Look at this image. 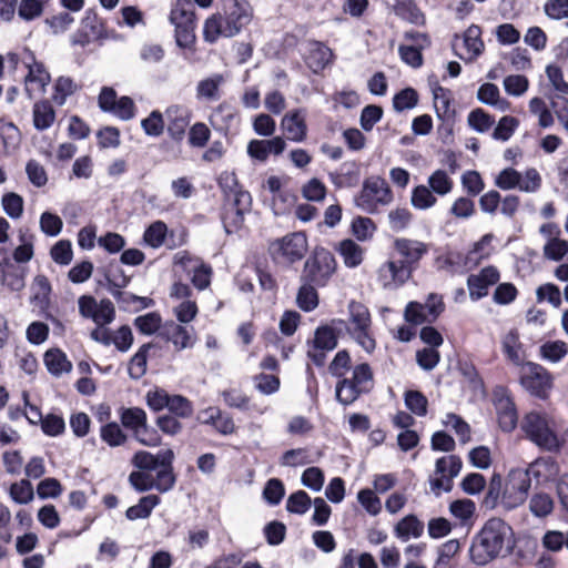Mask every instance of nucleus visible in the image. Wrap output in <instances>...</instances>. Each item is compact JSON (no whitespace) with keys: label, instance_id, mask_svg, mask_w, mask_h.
<instances>
[{"label":"nucleus","instance_id":"c9c22d12","mask_svg":"<svg viewBox=\"0 0 568 568\" xmlns=\"http://www.w3.org/2000/svg\"><path fill=\"white\" fill-rule=\"evenodd\" d=\"M43 362L50 374L60 376L63 373H69L72 368L71 362L67 355L59 348L48 349L44 353Z\"/></svg>","mask_w":568,"mask_h":568},{"label":"nucleus","instance_id":"c03bdc74","mask_svg":"<svg viewBox=\"0 0 568 568\" xmlns=\"http://www.w3.org/2000/svg\"><path fill=\"white\" fill-rule=\"evenodd\" d=\"M352 234L357 241L366 242L371 240L376 231V225L369 217L358 216L353 220Z\"/></svg>","mask_w":568,"mask_h":568},{"label":"nucleus","instance_id":"ea45409f","mask_svg":"<svg viewBox=\"0 0 568 568\" xmlns=\"http://www.w3.org/2000/svg\"><path fill=\"white\" fill-rule=\"evenodd\" d=\"M530 477L527 469H514L508 475L506 489L513 490L520 495V497L527 498L530 488Z\"/></svg>","mask_w":568,"mask_h":568},{"label":"nucleus","instance_id":"0eeeda50","mask_svg":"<svg viewBox=\"0 0 568 568\" xmlns=\"http://www.w3.org/2000/svg\"><path fill=\"white\" fill-rule=\"evenodd\" d=\"M373 387V373L367 364L357 365L352 378H345L336 386V397L344 404H352L362 393Z\"/></svg>","mask_w":568,"mask_h":568},{"label":"nucleus","instance_id":"f3484780","mask_svg":"<svg viewBox=\"0 0 568 568\" xmlns=\"http://www.w3.org/2000/svg\"><path fill=\"white\" fill-rule=\"evenodd\" d=\"M336 346L337 335L334 328L328 325L320 326L315 331L307 355L317 366H322L325 362L326 352L333 351Z\"/></svg>","mask_w":568,"mask_h":568},{"label":"nucleus","instance_id":"4468645a","mask_svg":"<svg viewBox=\"0 0 568 568\" xmlns=\"http://www.w3.org/2000/svg\"><path fill=\"white\" fill-rule=\"evenodd\" d=\"M413 272L400 261L389 260L377 270V280L386 290H396L409 281Z\"/></svg>","mask_w":568,"mask_h":568},{"label":"nucleus","instance_id":"052dcab7","mask_svg":"<svg viewBox=\"0 0 568 568\" xmlns=\"http://www.w3.org/2000/svg\"><path fill=\"white\" fill-rule=\"evenodd\" d=\"M312 505L310 496L304 490L292 494L286 501V509L290 513L303 515Z\"/></svg>","mask_w":568,"mask_h":568},{"label":"nucleus","instance_id":"e2e57ef3","mask_svg":"<svg viewBox=\"0 0 568 568\" xmlns=\"http://www.w3.org/2000/svg\"><path fill=\"white\" fill-rule=\"evenodd\" d=\"M211 131L203 122L194 123L189 131V143L193 148H204L209 142Z\"/></svg>","mask_w":568,"mask_h":568},{"label":"nucleus","instance_id":"9b49d317","mask_svg":"<svg viewBox=\"0 0 568 568\" xmlns=\"http://www.w3.org/2000/svg\"><path fill=\"white\" fill-rule=\"evenodd\" d=\"M493 405L499 428L505 433H511L518 425V413L509 390L503 386L495 387Z\"/></svg>","mask_w":568,"mask_h":568},{"label":"nucleus","instance_id":"dca6fc26","mask_svg":"<svg viewBox=\"0 0 568 568\" xmlns=\"http://www.w3.org/2000/svg\"><path fill=\"white\" fill-rule=\"evenodd\" d=\"M23 64L28 69V74L24 79L26 92L30 98L42 95L51 80L50 73L31 54L26 58Z\"/></svg>","mask_w":568,"mask_h":568},{"label":"nucleus","instance_id":"b1692460","mask_svg":"<svg viewBox=\"0 0 568 568\" xmlns=\"http://www.w3.org/2000/svg\"><path fill=\"white\" fill-rule=\"evenodd\" d=\"M285 148L286 143L281 136L268 140H252L247 144V154L254 160L265 162L271 154H282Z\"/></svg>","mask_w":568,"mask_h":568},{"label":"nucleus","instance_id":"6ab92c4d","mask_svg":"<svg viewBox=\"0 0 568 568\" xmlns=\"http://www.w3.org/2000/svg\"><path fill=\"white\" fill-rule=\"evenodd\" d=\"M406 43L399 45L398 52L402 60L413 67L418 68L423 63L422 51L429 45V39L426 34L419 32H406Z\"/></svg>","mask_w":568,"mask_h":568},{"label":"nucleus","instance_id":"f704fd0d","mask_svg":"<svg viewBox=\"0 0 568 568\" xmlns=\"http://www.w3.org/2000/svg\"><path fill=\"white\" fill-rule=\"evenodd\" d=\"M348 333L372 327V318L368 308L358 302H351L348 305Z\"/></svg>","mask_w":568,"mask_h":568},{"label":"nucleus","instance_id":"bf43d9fd","mask_svg":"<svg viewBox=\"0 0 568 568\" xmlns=\"http://www.w3.org/2000/svg\"><path fill=\"white\" fill-rule=\"evenodd\" d=\"M443 424L447 428L454 429L462 443H467L470 439L469 425L458 415L447 414L443 420Z\"/></svg>","mask_w":568,"mask_h":568},{"label":"nucleus","instance_id":"e433bc0d","mask_svg":"<svg viewBox=\"0 0 568 568\" xmlns=\"http://www.w3.org/2000/svg\"><path fill=\"white\" fill-rule=\"evenodd\" d=\"M437 204V196L428 185L419 184L413 187L410 205L418 211H427Z\"/></svg>","mask_w":568,"mask_h":568},{"label":"nucleus","instance_id":"680f3d73","mask_svg":"<svg viewBox=\"0 0 568 568\" xmlns=\"http://www.w3.org/2000/svg\"><path fill=\"white\" fill-rule=\"evenodd\" d=\"M100 434L102 440L111 447L120 446L126 439V436L116 423H109L102 426Z\"/></svg>","mask_w":568,"mask_h":568},{"label":"nucleus","instance_id":"69168bd1","mask_svg":"<svg viewBox=\"0 0 568 568\" xmlns=\"http://www.w3.org/2000/svg\"><path fill=\"white\" fill-rule=\"evenodd\" d=\"M51 258L60 264V265H68L72 261L73 252H72V245L71 242L68 240H61L57 242L51 251H50Z\"/></svg>","mask_w":568,"mask_h":568},{"label":"nucleus","instance_id":"37998d69","mask_svg":"<svg viewBox=\"0 0 568 568\" xmlns=\"http://www.w3.org/2000/svg\"><path fill=\"white\" fill-rule=\"evenodd\" d=\"M78 84L69 77H59L53 87L52 100L62 105L78 90Z\"/></svg>","mask_w":568,"mask_h":568},{"label":"nucleus","instance_id":"a878e982","mask_svg":"<svg viewBox=\"0 0 568 568\" xmlns=\"http://www.w3.org/2000/svg\"><path fill=\"white\" fill-rule=\"evenodd\" d=\"M527 470L538 481H550L559 475L560 467L555 458L546 456L530 463Z\"/></svg>","mask_w":568,"mask_h":568},{"label":"nucleus","instance_id":"5fc2aeb1","mask_svg":"<svg viewBox=\"0 0 568 568\" xmlns=\"http://www.w3.org/2000/svg\"><path fill=\"white\" fill-rule=\"evenodd\" d=\"M468 125L476 132L484 133L494 124V119L483 109L473 110L467 116Z\"/></svg>","mask_w":568,"mask_h":568},{"label":"nucleus","instance_id":"58836bf2","mask_svg":"<svg viewBox=\"0 0 568 568\" xmlns=\"http://www.w3.org/2000/svg\"><path fill=\"white\" fill-rule=\"evenodd\" d=\"M427 185L439 196H445L453 191L454 181L445 170L434 171L427 179Z\"/></svg>","mask_w":568,"mask_h":568},{"label":"nucleus","instance_id":"0e129e2a","mask_svg":"<svg viewBox=\"0 0 568 568\" xmlns=\"http://www.w3.org/2000/svg\"><path fill=\"white\" fill-rule=\"evenodd\" d=\"M546 75L550 85L560 94H568V82L564 79L562 69L558 64L546 67Z\"/></svg>","mask_w":568,"mask_h":568},{"label":"nucleus","instance_id":"aec40b11","mask_svg":"<svg viewBox=\"0 0 568 568\" xmlns=\"http://www.w3.org/2000/svg\"><path fill=\"white\" fill-rule=\"evenodd\" d=\"M456 54L465 62L475 61L485 49L484 41L481 39V29L476 26H469L462 37V47L454 43Z\"/></svg>","mask_w":568,"mask_h":568},{"label":"nucleus","instance_id":"a211bd4d","mask_svg":"<svg viewBox=\"0 0 568 568\" xmlns=\"http://www.w3.org/2000/svg\"><path fill=\"white\" fill-rule=\"evenodd\" d=\"M161 336L171 343L176 352L192 348L196 342V335L193 328H189L181 323L168 321L161 327Z\"/></svg>","mask_w":568,"mask_h":568},{"label":"nucleus","instance_id":"7c9ffc66","mask_svg":"<svg viewBox=\"0 0 568 568\" xmlns=\"http://www.w3.org/2000/svg\"><path fill=\"white\" fill-rule=\"evenodd\" d=\"M332 50L322 42L313 41L308 44L306 62L314 72H320L332 61Z\"/></svg>","mask_w":568,"mask_h":568},{"label":"nucleus","instance_id":"2eb2a0df","mask_svg":"<svg viewBox=\"0 0 568 568\" xmlns=\"http://www.w3.org/2000/svg\"><path fill=\"white\" fill-rule=\"evenodd\" d=\"M394 248L400 256V262L414 272L418 262L429 252V244L423 241L397 237L394 241Z\"/></svg>","mask_w":568,"mask_h":568},{"label":"nucleus","instance_id":"49530a36","mask_svg":"<svg viewBox=\"0 0 568 568\" xmlns=\"http://www.w3.org/2000/svg\"><path fill=\"white\" fill-rule=\"evenodd\" d=\"M297 305L305 312H311L318 305V294L312 283L302 285L297 293Z\"/></svg>","mask_w":568,"mask_h":568},{"label":"nucleus","instance_id":"2f4dec72","mask_svg":"<svg viewBox=\"0 0 568 568\" xmlns=\"http://www.w3.org/2000/svg\"><path fill=\"white\" fill-rule=\"evenodd\" d=\"M501 347L507 359L516 366H521L526 363L524 362L525 352L523 344L519 341V334L516 329H510L504 334L501 338Z\"/></svg>","mask_w":568,"mask_h":568},{"label":"nucleus","instance_id":"603ef678","mask_svg":"<svg viewBox=\"0 0 568 568\" xmlns=\"http://www.w3.org/2000/svg\"><path fill=\"white\" fill-rule=\"evenodd\" d=\"M144 133L149 136H160L165 128L163 114L154 110L141 121Z\"/></svg>","mask_w":568,"mask_h":568},{"label":"nucleus","instance_id":"39448f33","mask_svg":"<svg viewBox=\"0 0 568 568\" xmlns=\"http://www.w3.org/2000/svg\"><path fill=\"white\" fill-rule=\"evenodd\" d=\"M308 248L305 233L293 232L272 241L268 253L276 264L291 265L304 257Z\"/></svg>","mask_w":568,"mask_h":568},{"label":"nucleus","instance_id":"473e14b6","mask_svg":"<svg viewBox=\"0 0 568 568\" xmlns=\"http://www.w3.org/2000/svg\"><path fill=\"white\" fill-rule=\"evenodd\" d=\"M224 82L225 78L221 73L202 79L196 85V97L202 100L217 101L221 98L220 88Z\"/></svg>","mask_w":568,"mask_h":568},{"label":"nucleus","instance_id":"c85d7f7f","mask_svg":"<svg viewBox=\"0 0 568 568\" xmlns=\"http://www.w3.org/2000/svg\"><path fill=\"white\" fill-rule=\"evenodd\" d=\"M232 33L226 27L225 16L215 13L209 17L203 26V38L209 43L216 42L220 38H232Z\"/></svg>","mask_w":568,"mask_h":568},{"label":"nucleus","instance_id":"79ce46f5","mask_svg":"<svg viewBox=\"0 0 568 568\" xmlns=\"http://www.w3.org/2000/svg\"><path fill=\"white\" fill-rule=\"evenodd\" d=\"M529 509L535 517H547L554 510V500L546 493H537L529 500Z\"/></svg>","mask_w":568,"mask_h":568},{"label":"nucleus","instance_id":"de8ad7c7","mask_svg":"<svg viewBox=\"0 0 568 568\" xmlns=\"http://www.w3.org/2000/svg\"><path fill=\"white\" fill-rule=\"evenodd\" d=\"M544 256L547 260L560 261L568 253V241L558 237L549 239L544 245Z\"/></svg>","mask_w":568,"mask_h":568},{"label":"nucleus","instance_id":"6e6d98bb","mask_svg":"<svg viewBox=\"0 0 568 568\" xmlns=\"http://www.w3.org/2000/svg\"><path fill=\"white\" fill-rule=\"evenodd\" d=\"M312 462L306 448L290 449L285 452L281 458V465L286 467L304 466Z\"/></svg>","mask_w":568,"mask_h":568},{"label":"nucleus","instance_id":"3c124183","mask_svg":"<svg viewBox=\"0 0 568 568\" xmlns=\"http://www.w3.org/2000/svg\"><path fill=\"white\" fill-rule=\"evenodd\" d=\"M150 349V345L145 344L140 347V349L134 354V356L131 358L129 364V375L134 378L139 379L142 377L146 372V357L148 352Z\"/></svg>","mask_w":568,"mask_h":568},{"label":"nucleus","instance_id":"8fccbe9b","mask_svg":"<svg viewBox=\"0 0 568 568\" xmlns=\"http://www.w3.org/2000/svg\"><path fill=\"white\" fill-rule=\"evenodd\" d=\"M405 406L416 416H425L427 414L428 400L418 390H407L404 395Z\"/></svg>","mask_w":568,"mask_h":568},{"label":"nucleus","instance_id":"f03ea898","mask_svg":"<svg viewBox=\"0 0 568 568\" xmlns=\"http://www.w3.org/2000/svg\"><path fill=\"white\" fill-rule=\"evenodd\" d=\"M520 428L525 437L544 452L568 450V427L559 432L555 419L546 413L532 410L525 414Z\"/></svg>","mask_w":568,"mask_h":568},{"label":"nucleus","instance_id":"338daca9","mask_svg":"<svg viewBox=\"0 0 568 568\" xmlns=\"http://www.w3.org/2000/svg\"><path fill=\"white\" fill-rule=\"evenodd\" d=\"M10 496L18 504H28L33 499V488L29 480L22 479L10 487Z\"/></svg>","mask_w":568,"mask_h":568},{"label":"nucleus","instance_id":"a18cd8bd","mask_svg":"<svg viewBox=\"0 0 568 568\" xmlns=\"http://www.w3.org/2000/svg\"><path fill=\"white\" fill-rule=\"evenodd\" d=\"M568 353V346L562 341H549L540 346V355L544 359L558 363Z\"/></svg>","mask_w":568,"mask_h":568},{"label":"nucleus","instance_id":"13d9d810","mask_svg":"<svg viewBox=\"0 0 568 568\" xmlns=\"http://www.w3.org/2000/svg\"><path fill=\"white\" fill-rule=\"evenodd\" d=\"M199 308L195 301L185 300L181 301L176 306L173 307V314L178 320V323L189 324L197 315Z\"/></svg>","mask_w":568,"mask_h":568},{"label":"nucleus","instance_id":"6e6552de","mask_svg":"<svg viewBox=\"0 0 568 568\" xmlns=\"http://www.w3.org/2000/svg\"><path fill=\"white\" fill-rule=\"evenodd\" d=\"M495 185L504 191L518 189L521 192L534 193L541 186V176L534 168L526 170L524 173L507 168L496 175Z\"/></svg>","mask_w":568,"mask_h":568},{"label":"nucleus","instance_id":"1a4fd4ad","mask_svg":"<svg viewBox=\"0 0 568 568\" xmlns=\"http://www.w3.org/2000/svg\"><path fill=\"white\" fill-rule=\"evenodd\" d=\"M520 384L531 395L546 398L554 386V377L544 366L526 362L520 366Z\"/></svg>","mask_w":568,"mask_h":568},{"label":"nucleus","instance_id":"774afa93","mask_svg":"<svg viewBox=\"0 0 568 568\" xmlns=\"http://www.w3.org/2000/svg\"><path fill=\"white\" fill-rule=\"evenodd\" d=\"M459 551V542L456 539H450L444 542L438 550V558L435 568H447L452 558Z\"/></svg>","mask_w":568,"mask_h":568},{"label":"nucleus","instance_id":"4be33fe9","mask_svg":"<svg viewBox=\"0 0 568 568\" xmlns=\"http://www.w3.org/2000/svg\"><path fill=\"white\" fill-rule=\"evenodd\" d=\"M281 129L290 141L303 142L307 136L306 111L295 109L281 120Z\"/></svg>","mask_w":568,"mask_h":568},{"label":"nucleus","instance_id":"412c9836","mask_svg":"<svg viewBox=\"0 0 568 568\" xmlns=\"http://www.w3.org/2000/svg\"><path fill=\"white\" fill-rule=\"evenodd\" d=\"M499 278L500 273L495 266H487L478 273L470 274L467 278L470 300L478 301L487 296L489 287L497 284Z\"/></svg>","mask_w":568,"mask_h":568},{"label":"nucleus","instance_id":"cd10ccee","mask_svg":"<svg viewBox=\"0 0 568 568\" xmlns=\"http://www.w3.org/2000/svg\"><path fill=\"white\" fill-rule=\"evenodd\" d=\"M343 263L348 268L358 267L365 258V248L351 239H345L336 246Z\"/></svg>","mask_w":568,"mask_h":568},{"label":"nucleus","instance_id":"4d7b16f0","mask_svg":"<svg viewBox=\"0 0 568 568\" xmlns=\"http://www.w3.org/2000/svg\"><path fill=\"white\" fill-rule=\"evenodd\" d=\"M166 231V225L161 221H156L145 230L144 242L151 247H160L164 242Z\"/></svg>","mask_w":568,"mask_h":568},{"label":"nucleus","instance_id":"5701e85b","mask_svg":"<svg viewBox=\"0 0 568 568\" xmlns=\"http://www.w3.org/2000/svg\"><path fill=\"white\" fill-rule=\"evenodd\" d=\"M164 114L168 120L170 136L175 141L182 140L191 121L192 114L189 108L181 104H172L166 108Z\"/></svg>","mask_w":568,"mask_h":568},{"label":"nucleus","instance_id":"7ed1b4c3","mask_svg":"<svg viewBox=\"0 0 568 568\" xmlns=\"http://www.w3.org/2000/svg\"><path fill=\"white\" fill-rule=\"evenodd\" d=\"M393 200L394 194L386 180L379 175H371L363 181L354 197V204L363 212L374 214L381 207L389 205Z\"/></svg>","mask_w":568,"mask_h":568},{"label":"nucleus","instance_id":"9d476101","mask_svg":"<svg viewBox=\"0 0 568 568\" xmlns=\"http://www.w3.org/2000/svg\"><path fill=\"white\" fill-rule=\"evenodd\" d=\"M445 304L443 297L430 293L425 303L409 302L404 311V317L408 323L420 325L433 323L444 312Z\"/></svg>","mask_w":568,"mask_h":568},{"label":"nucleus","instance_id":"bb28decb","mask_svg":"<svg viewBox=\"0 0 568 568\" xmlns=\"http://www.w3.org/2000/svg\"><path fill=\"white\" fill-rule=\"evenodd\" d=\"M424 523L415 515H407L403 517L394 526V535L400 541H408L409 539H417L424 534Z\"/></svg>","mask_w":568,"mask_h":568},{"label":"nucleus","instance_id":"a19ab883","mask_svg":"<svg viewBox=\"0 0 568 568\" xmlns=\"http://www.w3.org/2000/svg\"><path fill=\"white\" fill-rule=\"evenodd\" d=\"M159 503L160 498L156 495L142 497L139 504L131 506L126 510V518L130 520L148 518Z\"/></svg>","mask_w":568,"mask_h":568},{"label":"nucleus","instance_id":"4c0bfd02","mask_svg":"<svg viewBox=\"0 0 568 568\" xmlns=\"http://www.w3.org/2000/svg\"><path fill=\"white\" fill-rule=\"evenodd\" d=\"M55 120V112L48 101L37 102L33 106V124L38 130L49 129Z\"/></svg>","mask_w":568,"mask_h":568},{"label":"nucleus","instance_id":"c756f323","mask_svg":"<svg viewBox=\"0 0 568 568\" xmlns=\"http://www.w3.org/2000/svg\"><path fill=\"white\" fill-rule=\"evenodd\" d=\"M232 33L226 27L225 16L215 13L209 17L203 26V38L209 43L216 42L220 38H232Z\"/></svg>","mask_w":568,"mask_h":568},{"label":"nucleus","instance_id":"393cba45","mask_svg":"<svg viewBox=\"0 0 568 568\" xmlns=\"http://www.w3.org/2000/svg\"><path fill=\"white\" fill-rule=\"evenodd\" d=\"M173 458L174 454L171 449L161 450L156 455L141 450L133 456L132 463L140 470L155 471L161 465L172 464Z\"/></svg>","mask_w":568,"mask_h":568},{"label":"nucleus","instance_id":"ddd939ff","mask_svg":"<svg viewBox=\"0 0 568 568\" xmlns=\"http://www.w3.org/2000/svg\"><path fill=\"white\" fill-rule=\"evenodd\" d=\"M223 14L232 36H236L252 19V8L244 0H223Z\"/></svg>","mask_w":568,"mask_h":568},{"label":"nucleus","instance_id":"72a5a7b5","mask_svg":"<svg viewBox=\"0 0 568 568\" xmlns=\"http://www.w3.org/2000/svg\"><path fill=\"white\" fill-rule=\"evenodd\" d=\"M477 99L481 103L491 105L503 112L510 108L509 101L500 97V91L494 83L481 84L477 91Z\"/></svg>","mask_w":568,"mask_h":568},{"label":"nucleus","instance_id":"864d4df0","mask_svg":"<svg viewBox=\"0 0 568 568\" xmlns=\"http://www.w3.org/2000/svg\"><path fill=\"white\" fill-rule=\"evenodd\" d=\"M503 84L506 93L513 97L524 95L529 88L528 79L521 74L507 75Z\"/></svg>","mask_w":568,"mask_h":568},{"label":"nucleus","instance_id":"f8f14e48","mask_svg":"<svg viewBox=\"0 0 568 568\" xmlns=\"http://www.w3.org/2000/svg\"><path fill=\"white\" fill-rule=\"evenodd\" d=\"M462 469V460L455 455L440 457L436 460L435 473L429 484L432 490L439 495L452 489V480Z\"/></svg>","mask_w":568,"mask_h":568},{"label":"nucleus","instance_id":"09e8293b","mask_svg":"<svg viewBox=\"0 0 568 568\" xmlns=\"http://www.w3.org/2000/svg\"><path fill=\"white\" fill-rule=\"evenodd\" d=\"M387 219L392 231L402 232L410 224L413 214L406 207H396L389 211Z\"/></svg>","mask_w":568,"mask_h":568},{"label":"nucleus","instance_id":"f257e3e1","mask_svg":"<svg viewBox=\"0 0 568 568\" xmlns=\"http://www.w3.org/2000/svg\"><path fill=\"white\" fill-rule=\"evenodd\" d=\"M511 527L500 518H490L476 536L470 547L471 561L484 566L497 558L504 549L514 544Z\"/></svg>","mask_w":568,"mask_h":568},{"label":"nucleus","instance_id":"423d86ee","mask_svg":"<svg viewBox=\"0 0 568 568\" xmlns=\"http://www.w3.org/2000/svg\"><path fill=\"white\" fill-rule=\"evenodd\" d=\"M337 267L334 255L324 247H315L304 263L303 278L316 286H325Z\"/></svg>","mask_w":568,"mask_h":568},{"label":"nucleus","instance_id":"20e7f679","mask_svg":"<svg viewBox=\"0 0 568 568\" xmlns=\"http://www.w3.org/2000/svg\"><path fill=\"white\" fill-rule=\"evenodd\" d=\"M174 26L175 42L180 48H193L195 36V14L191 0H178L170 13Z\"/></svg>","mask_w":568,"mask_h":568}]
</instances>
